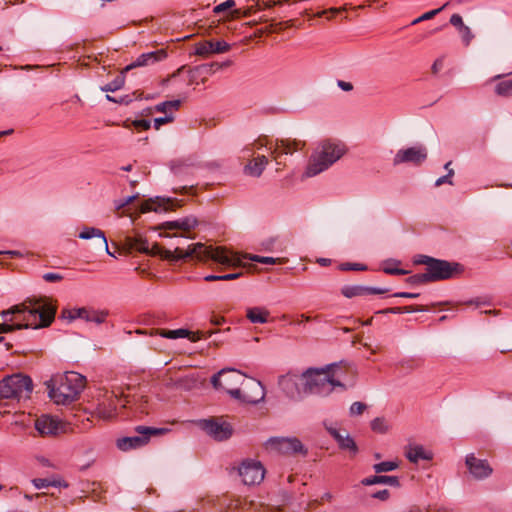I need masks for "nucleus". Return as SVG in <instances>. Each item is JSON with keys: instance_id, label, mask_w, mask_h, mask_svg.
<instances>
[{"instance_id": "obj_16", "label": "nucleus", "mask_w": 512, "mask_h": 512, "mask_svg": "<svg viewBox=\"0 0 512 512\" xmlns=\"http://www.w3.org/2000/svg\"><path fill=\"white\" fill-rule=\"evenodd\" d=\"M299 381L302 382L301 375L298 376L296 374L288 373L279 378L278 384L286 397L293 401H299L306 395V393L303 392V386L300 387Z\"/></svg>"}, {"instance_id": "obj_46", "label": "nucleus", "mask_w": 512, "mask_h": 512, "mask_svg": "<svg viewBox=\"0 0 512 512\" xmlns=\"http://www.w3.org/2000/svg\"><path fill=\"white\" fill-rule=\"evenodd\" d=\"M340 269L343 271H365L367 266L360 263H342Z\"/></svg>"}, {"instance_id": "obj_45", "label": "nucleus", "mask_w": 512, "mask_h": 512, "mask_svg": "<svg viewBox=\"0 0 512 512\" xmlns=\"http://www.w3.org/2000/svg\"><path fill=\"white\" fill-rule=\"evenodd\" d=\"M459 33L461 34L462 42L465 46L470 45L472 39L474 38L473 33L471 32V29L468 26H463Z\"/></svg>"}, {"instance_id": "obj_26", "label": "nucleus", "mask_w": 512, "mask_h": 512, "mask_svg": "<svg viewBox=\"0 0 512 512\" xmlns=\"http://www.w3.org/2000/svg\"><path fill=\"white\" fill-rule=\"evenodd\" d=\"M268 164V158L264 155L257 156L248 165L245 166V172L253 177H259Z\"/></svg>"}, {"instance_id": "obj_22", "label": "nucleus", "mask_w": 512, "mask_h": 512, "mask_svg": "<svg viewBox=\"0 0 512 512\" xmlns=\"http://www.w3.org/2000/svg\"><path fill=\"white\" fill-rule=\"evenodd\" d=\"M31 423V411L16 412L14 414V420L11 423V430L13 434H20L22 431L27 429Z\"/></svg>"}, {"instance_id": "obj_32", "label": "nucleus", "mask_w": 512, "mask_h": 512, "mask_svg": "<svg viewBox=\"0 0 512 512\" xmlns=\"http://www.w3.org/2000/svg\"><path fill=\"white\" fill-rule=\"evenodd\" d=\"M426 309L423 306H403V307H391L377 311L378 314H404L412 312H423Z\"/></svg>"}, {"instance_id": "obj_20", "label": "nucleus", "mask_w": 512, "mask_h": 512, "mask_svg": "<svg viewBox=\"0 0 512 512\" xmlns=\"http://www.w3.org/2000/svg\"><path fill=\"white\" fill-rule=\"evenodd\" d=\"M390 291L389 288H377L363 285H345L341 288V293L346 298H353L356 296H367L372 294H385Z\"/></svg>"}, {"instance_id": "obj_61", "label": "nucleus", "mask_w": 512, "mask_h": 512, "mask_svg": "<svg viewBox=\"0 0 512 512\" xmlns=\"http://www.w3.org/2000/svg\"><path fill=\"white\" fill-rule=\"evenodd\" d=\"M337 85L343 91H351L353 89V85L350 82H346L343 80H338Z\"/></svg>"}, {"instance_id": "obj_60", "label": "nucleus", "mask_w": 512, "mask_h": 512, "mask_svg": "<svg viewBox=\"0 0 512 512\" xmlns=\"http://www.w3.org/2000/svg\"><path fill=\"white\" fill-rule=\"evenodd\" d=\"M443 67V59L442 58H438L434 61L433 65H432V72L434 74L438 73Z\"/></svg>"}, {"instance_id": "obj_28", "label": "nucleus", "mask_w": 512, "mask_h": 512, "mask_svg": "<svg viewBox=\"0 0 512 512\" xmlns=\"http://www.w3.org/2000/svg\"><path fill=\"white\" fill-rule=\"evenodd\" d=\"M333 438L337 442L340 449L348 450L353 455L358 452V447L354 439L349 434L343 435L341 432L333 433Z\"/></svg>"}, {"instance_id": "obj_15", "label": "nucleus", "mask_w": 512, "mask_h": 512, "mask_svg": "<svg viewBox=\"0 0 512 512\" xmlns=\"http://www.w3.org/2000/svg\"><path fill=\"white\" fill-rule=\"evenodd\" d=\"M238 472L245 485L260 484L265 475V469L262 464L254 460L243 461Z\"/></svg>"}, {"instance_id": "obj_56", "label": "nucleus", "mask_w": 512, "mask_h": 512, "mask_svg": "<svg viewBox=\"0 0 512 512\" xmlns=\"http://www.w3.org/2000/svg\"><path fill=\"white\" fill-rule=\"evenodd\" d=\"M42 278L46 282H59L63 279V276L58 273L48 272L43 274Z\"/></svg>"}, {"instance_id": "obj_3", "label": "nucleus", "mask_w": 512, "mask_h": 512, "mask_svg": "<svg viewBox=\"0 0 512 512\" xmlns=\"http://www.w3.org/2000/svg\"><path fill=\"white\" fill-rule=\"evenodd\" d=\"M336 364H329L322 368H308L301 374L303 392L306 395L314 394L328 396L336 389L346 390L336 371L333 369Z\"/></svg>"}, {"instance_id": "obj_37", "label": "nucleus", "mask_w": 512, "mask_h": 512, "mask_svg": "<svg viewBox=\"0 0 512 512\" xmlns=\"http://www.w3.org/2000/svg\"><path fill=\"white\" fill-rule=\"evenodd\" d=\"M495 92L499 96H512V79L499 82L495 86Z\"/></svg>"}, {"instance_id": "obj_54", "label": "nucleus", "mask_w": 512, "mask_h": 512, "mask_svg": "<svg viewBox=\"0 0 512 512\" xmlns=\"http://www.w3.org/2000/svg\"><path fill=\"white\" fill-rule=\"evenodd\" d=\"M366 409V405L362 402H354L350 407L351 415H360Z\"/></svg>"}, {"instance_id": "obj_55", "label": "nucleus", "mask_w": 512, "mask_h": 512, "mask_svg": "<svg viewBox=\"0 0 512 512\" xmlns=\"http://www.w3.org/2000/svg\"><path fill=\"white\" fill-rule=\"evenodd\" d=\"M450 24L453 25L454 27H456L458 29V31L463 26H465V24L463 23V19H462L461 15H459V14H453L450 17Z\"/></svg>"}, {"instance_id": "obj_33", "label": "nucleus", "mask_w": 512, "mask_h": 512, "mask_svg": "<svg viewBox=\"0 0 512 512\" xmlns=\"http://www.w3.org/2000/svg\"><path fill=\"white\" fill-rule=\"evenodd\" d=\"M181 105V100H170L164 101L157 105H155L154 110L157 112L164 113L165 115L172 114V111H176L179 109Z\"/></svg>"}, {"instance_id": "obj_24", "label": "nucleus", "mask_w": 512, "mask_h": 512, "mask_svg": "<svg viewBox=\"0 0 512 512\" xmlns=\"http://www.w3.org/2000/svg\"><path fill=\"white\" fill-rule=\"evenodd\" d=\"M292 145H296V142H291L285 139H276L275 144H270L268 149L275 159L282 155L291 154L293 152Z\"/></svg>"}, {"instance_id": "obj_59", "label": "nucleus", "mask_w": 512, "mask_h": 512, "mask_svg": "<svg viewBox=\"0 0 512 512\" xmlns=\"http://www.w3.org/2000/svg\"><path fill=\"white\" fill-rule=\"evenodd\" d=\"M242 276V273L241 272H237V273H229V274H223L221 275L222 277V281H230V280H235V279H238Z\"/></svg>"}, {"instance_id": "obj_30", "label": "nucleus", "mask_w": 512, "mask_h": 512, "mask_svg": "<svg viewBox=\"0 0 512 512\" xmlns=\"http://www.w3.org/2000/svg\"><path fill=\"white\" fill-rule=\"evenodd\" d=\"M170 203L169 199H164L160 197H156L155 199H150L142 204L141 211L143 213L149 211L161 212L166 211L168 209V205Z\"/></svg>"}, {"instance_id": "obj_34", "label": "nucleus", "mask_w": 512, "mask_h": 512, "mask_svg": "<svg viewBox=\"0 0 512 512\" xmlns=\"http://www.w3.org/2000/svg\"><path fill=\"white\" fill-rule=\"evenodd\" d=\"M399 265H400V261H398V260H393V259L387 260L384 262L383 271H384V273L389 274V275H406V274H408V271L405 269L399 268L398 267Z\"/></svg>"}, {"instance_id": "obj_14", "label": "nucleus", "mask_w": 512, "mask_h": 512, "mask_svg": "<svg viewBox=\"0 0 512 512\" xmlns=\"http://www.w3.org/2000/svg\"><path fill=\"white\" fill-rule=\"evenodd\" d=\"M428 152L425 146L416 145L404 149H400L393 158V164L399 165L403 163L419 166L426 161Z\"/></svg>"}, {"instance_id": "obj_19", "label": "nucleus", "mask_w": 512, "mask_h": 512, "mask_svg": "<svg viewBox=\"0 0 512 512\" xmlns=\"http://www.w3.org/2000/svg\"><path fill=\"white\" fill-rule=\"evenodd\" d=\"M230 50V44L224 40L212 41L207 40L199 42L195 45V54L199 56H207L213 53H225Z\"/></svg>"}, {"instance_id": "obj_39", "label": "nucleus", "mask_w": 512, "mask_h": 512, "mask_svg": "<svg viewBox=\"0 0 512 512\" xmlns=\"http://www.w3.org/2000/svg\"><path fill=\"white\" fill-rule=\"evenodd\" d=\"M398 463L395 461H383L373 465V469L376 473H383L393 471L398 468Z\"/></svg>"}, {"instance_id": "obj_10", "label": "nucleus", "mask_w": 512, "mask_h": 512, "mask_svg": "<svg viewBox=\"0 0 512 512\" xmlns=\"http://www.w3.org/2000/svg\"><path fill=\"white\" fill-rule=\"evenodd\" d=\"M32 300L27 299L25 302L15 305L8 310L0 312V315L9 326L13 327V331L16 329L28 328L30 316L32 315Z\"/></svg>"}, {"instance_id": "obj_51", "label": "nucleus", "mask_w": 512, "mask_h": 512, "mask_svg": "<svg viewBox=\"0 0 512 512\" xmlns=\"http://www.w3.org/2000/svg\"><path fill=\"white\" fill-rule=\"evenodd\" d=\"M75 312V308H64L61 311L60 318L63 320H67L68 322H72L77 319Z\"/></svg>"}, {"instance_id": "obj_1", "label": "nucleus", "mask_w": 512, "mask_h": 512, "mask_svg": "<svg viewBox=\"0 0 512 512\" xmlns=\"http://www.w3.org/2000/svg\"><path fill=\"white\" fill-rule=\"evenodd\" d=\"M138 250L151 256H159L170 262L195 259L198 261L212 260L224 266H239L241 264L240 258L236 254L229 253L225 248L206 246L202 243L192 244L186 250L176 247L172 251L158 244L150 245L147 241H143L139 244Z\"/></svg>"}, {"instance_id": "obj_18", "label": "nucleus", "mask_w": 512, "mask_h": 512, "mask_svg": "<svg viewBox=\"0 0 512 512\" xmlns=\"http://www.w3.org/2000/svg\"><path fill=\"white\" fill-rule=\"evenodd\" d=\"M129 401L125 398H119L117 395H111L109 398L98 403L96 411L99 417L108 420L112 419L116 415V411L119 405L125 407Z\"/></svg>"}, {"instance_id": "obj_42", "label": "nucleus", "mask_w": 512, "mask_h": 512, "mask_svg": "<svg viewBox=\"0 0 512 512\" xmlns=\"http://www.w3.org/2000/svg\"><path fill=\"white\" fill-rule=\"evenodd\" d=\"M248 259L251 261L266 264V265H274L280 261L279 258L265 257V256H259V255H249Z\"/></svg>"}, {"instance_id": "obj_4", "label": "nucleus", "mask_w": 512, "mask_h": 512, "mask_svg": "<svg viewBox=\"0 0 512 512\" xmlns=\"http://www.w3.org/2000/svg\"><path fill=\"white\" fill-rule=\"evenodd\" d=\"M49 398L57 405H69L76 401L85 388L86 378L74 371H68L46 383Z\"/></svg>"}, {"instance_id": "obj_58", "label": "nucleus", "mask_w": 512, "mask_h": 512, "mask_svg": "<svg viewBox=\"0 0 512 512\" xmlns=\"http://www.w3.org/2000/svg\"><path fill=\"white\" fill-rule=\"evenodd\" d=\"M419 293H411V292H396L392 296L393 297H401V298H409L415 299L419 297Z\"/></svg>"}, {"instance_id": "obj_9", "label": "nucleus", "mask_w": 512, "mask_h": 512, "mask_svg": "<svg viewBox=\"0 0 512 512\" xmlns=\"http://www.w3.org/2000/svg\"><path fill=\"white\" fill-rule=\"evenodd\" d=\"M56 302L48 297L34 296V330L49 327L55 320Z\"/></svg>"}, {"instance_id": "obj_43", "label": "nucleus", "mask_w": 512, "mask_h": 512, "mask_svg": "<svg viewBox=\"0 0 512 512\" xmlns=\"http://www.w3.org/2000/svg\"><path fill=\"white\" fill-rule=\"evenodd\" d=\"M447 4L443 5L442 7L438 8V9H434V10H431V11H428L424 14H422L420 17L416 18L415 20L412 21V24L415 25V24H418L422 21H426V20H430L432 19L434 16H436L443 8H445Z\"/></svg>"}, {"instance_id": "obj_50", "label": "nucleus", "mask_w": 512, "mask_h": 512, "mask_svg": "<svg viewBox=\"0 0 512 512\" xmlns=\"http://www.w3.org/2000/svg\"><path fill=\"white\" fill-rule=\"evenodd\" d=\"M136 197H137V195H131V196H127L123 199L115 200L114 201L115 209L120 210V209L124 208L125 206L130 204Z\"/></svg>"}, {"instance_id": "obj_31", "label": "nucleus", "mask_w": 512, "mask_h": 512, "mask_svg": "<svg viewBox=\"0 0 512 512\" xmlns=\"http://www.w3.org/2000/svg\"><path fill=\"white\" fill-rule=\"evenodd\" d=\"M78 237L84 240H89L94 237L100 238L103 242L104 247L107 248V238L105 236V233L99 228L84 227L83 230L79 233Z\"/></svg>"}, {"instance_id": "obj_38", "label": "nucleus", "mask_w": 512, "mask_h": 512, "mask_svg": "<svg viewBox=\"0 0 512 512\" xmlns=\"http://www.w3.org/2000/svg\"><path fill=\"white\" fill-rule=\"evenodd\" d=\"M124 82V76L118 75L111 82L102 87V90L105 92H115L123 87Z\"/></svg>"}, {"instance_id": "obj_48", "label": "nucleus", "mask_w": 512, "mask_h": 512, "mask_svg": "<svg viewBox=\"0 0 512 512\" xmlns=\"http://www.w3.org/2000/svg\"><path fill=\"white\" fill-rule=\"evenodd\" d=\"M235 5H236V3L234 0H226L223 3L215 6L213 11H214V13L219 14L223 11L233 8Z\"/></svg>"}, {"instance_id": "obj_27", "label": "nucleus", "mask_w": 512, "mask_h": 512, "mask_svg": "<svg viewBox=\"0 0 512 512\" xmlns=\"http://www.w3.org/2000/svg\"><path fill=\"white\" fill-rule=\"evenodd\" d=\"M269 311L262 307H252L246 310L247 319L254 324L267 323Z\"/></svg>"}, {"instance_id": "obj_64", "label": "nucleus", "mask_w": 512, "mask_h": 512, "mask_svg": "<svg viewBox=\"0 0 512 512\" xmlns=\"http://www.w3.org/2000/svg\"><path fill=\"white\" fill-rule=\"evenodd\" d=\"M204 280L207 282L222 281V277H221V275L209 274L204 277Z\"/></svg>"}, {"instance_id": "obj_44", "label": "nucleus", "mask_w": 512, "mask_h": 512, "mask_svg": "<svg viewBox=\"0 0 512 512\" xmlns=\"http://www.w3.org/2000/svg\"><path fill=\"white\" fill-rule=\"evenodd\" d=\"M371 429L378 433H384L387 431V425L384 418L377 417L371 422Z\"/></svg>"}, {"instance_id": "obj_25", "label": "nucleus", "mask_w": 512, "mask_h": 512, "mask_svg": "<svg viewBox=\"0 0 512 512\" xmlns=\"http://www.w3.org/2000/svg\"><path fill=\"white\" fill-rule=\"evenodd\" d=\"M361 483L364 486H371L375 484H386L392 487H399L400 481L397 476L374 475L364 478Z\"/></svg>"}, {"instance_id": "obj_36", "label": "nucleus", "mask_w": 512, "mask_h": 512, "mask_svg": "<svg viewBox=\"0 0 512 512\" xmlns=\"http://www.w3.org/2000/svg\"><path fill=\"white\" fill-rule=\"evenodd\" d=\"M157 334L164 338L169 339H178V338H186L189 336L190 331L184 328L176 329V330H156Z\"/></svg>"}, {"instance_id": "obj_13", "label": "nucleus", "mask_w": 512, "mask_h": 512, "mask_svg": "<svg viewBox=\"0 0 512 512\" xmlns=\"http://www.w3.org/2000/svg\"><path fill=\"white\" fill-rule=\"evenodd\" d=\"M198 427L217 441H224L232 436V426L216 418L201 419L197 422Z\"/></svg>"}, {"instance_id": "obj_8", "label": "nucleus", "mask_w": 512, "mask_h": 512, "mask_svg": "<svg viewBox=\"0 0 512 512\" xmlns=\"http://www.w3.org/2000/svg\"><path fill=\"white\" fill-rule=\"evenodd\" d=\"M135 431L139 435L117 439L116 446L119 450L126 452L132 449L141 448L149 442L151 436L161 435L165 432V429L139 425L135 428Z\"/></svg>"}, {"instance_id": "obj_57", "label": "nucleus", "mask_w": 512, "mask_h": 512, "mask_svg": "<svg viewBox=\"0 0 512 512\" xmlns=\"http://www.w3.org/2000/svg\"><path fill=\"white\" fill-rule=\"evenodd\" d=\"M371 497L381 501H386L390 497V492L387 489H383L371 494Z\"/></svg>"}, {"instance_id": "obj_52", "label": "nucleus", "mask_w": 512, "mask_h": 512, "mask_svg": "<svg viewBox=\"0 0 512 512\" xmlns=\"http://www.w3.org/2000/svg\"><path fill=\"white\" fill-rule=\"evenodd\" d=\"M453 175H454V170H450V172H448L446 175L441 176L436 180L435 186L439 187L445 183L452 185L453 184V182H452Z\"/></svg>"}, {"instance_id": "obj_47", "label": "nucleus", "mask_w": 512, "mask_h": 512, "mask_svg": "<svg viewBox=\"0 0 512 512\" xmlns=\"http://www.w3.org/2000/svg\"><path fill=\"white\" fill-rule=\"evenodd\" d=\"M92 310H93V308L78 307V308H75L74 313L76 314L77 319H83L86 322H88L90 319V314H91Z\"/></svg>"}, {"instance_id": "obj_11", "label": "nucleus", "mask_w": 512, "mask_h": 512, "mask_svg": "<svg viewBox=\"0 0 512 512\" xmlns=\"http://www.w3.org/2000/svg\"><path fill=\"white\" fill-rule=\"evenodd\" d=\"M34 429L41 436L56 437L67 433L68 424L57 416L42 414L34 421Z\"/></svg>"}, {"instance_id": "obj_29", "label": "nucleus", "mask_w": 512, "mask_h": 512, "mask_svg": "<svg viewBox=\"0 0 512 512\" xmlns=\"http://www.w3.org/2000/svg\"><path fill=\"white\" fill-rule=\"evenodd\" d=\"M198 224L197 219L194 216L184 217L175 221L166 222L165 226L168 229H180L184 231H190Z\"/></svg>"}, {"instance_id": "obj_49", "label": "nucleus", "mask_w": 512, "mask_h": 512, "mask_svg": "<svg viewBox=\"0 0 512 512\" xmlns=\"http://www.w3.org/2000/svg\"><path fill=\"white\" fill-rule=\"evenodd\" d=\"M174 120L173 114L165 115L164 117H158L154 119V128L158 130L162 125L171 123Z\"/></svg>"}, {"instance_id": "obj_17", "label": "nucleus", "mask_w": 512, "mask_h": 512, "mask_svg": "<svg viewBox=\"0 0 512 512\" xmlns=\"http://www.w3.org/2000/svg\"><path fill=\"white\" fill-rule=\"evenodd\" d=\"M465 463L470 474L478 480L489 477L493 472L487 460L476 458L474 454L467 455Z\"/></svg>"}, {"instance_id": "obj_62", "label": "nucleus", "mask_w": 512, "mask_h": 512, "mask_svg": "<svg viewBox=\"0 0 512 512\" xmlns=\"http://www.w3.org/2000/svg\"><path fill=\"white\" fill-rule=\"evenodd\" d=\"M13 331V327L9 326V323H7L5 320L3 323H0V334L3 333H9Z\"/></svg>"}, {"instance_id": "obj_63", "label": "nucleus", "mask_w": 512, "mask_h": 512, "mask_svg": "<svg viewBox=\"0 0 512 512\" xmlns=\"http://www.w3.org/2000/svg\"><path fill=\"white\" fill-rule=\"evenodd\" d=\"M324 427L328 431V433L333 437V433H340L341 431L334 427L332 424H329L327 421H324Z\"/></svg>"}, {"instance_id": "obj_5", "label": "nucleus", "mask_w": 512, "mask_h": 512, "mask_svg": "<svg viewBox=\"0 0 512 512\" xmlns=\"http://www.w3.org/2000/svg\"><path fill=\"white\" fill-rule=\"evenodd\" d=\"M346 153V147L340 141H322L310 157L305 174L308 177L316 176L337 162Z\"/></svg>"}, {"instance_id": "obj_53", "label": "nucleus", "mask_w": 512, "mask_h": 512, "mask_svg": "<svg viewBox=\"0 0 512 512\" xmlns=\"http://www.w3.org/2000/svg\"><path fill=\"white\" fill-rule=\"evenodd\" d=\"M132 124L138 130H148L151 127V121L147 119H137Z\"/></svg>"}, {"instance_id": "obj_6", "label": "nucleus", "mask_w": 512, "mask_h": 512, "mask_svg": "<svg viewBox=\"0 0 512 512\" xmlns=\"http://www.w3.org/2000/svg\"><path fill=\"white\" fill-rule=\"evenodd\" d=\"M414 264L426 266V274L430 282L450 279L462 270L459 263L436 259L424 254L416 255Z\"/></svg>"}, {"instance_id": "obj_41", "label": "nucleus", "mask_w": 512, "mask_h": 512, "mask_svg": "<svg viewBox=\"0 0 512 512\" xmlns=\"http://www.w3.org/2000/svg\"><path fill=\"white\" fill-rule=\"evenodd\" d=\"M406 282L411 285H421L430 282L425 273L414 274L406 279Z\"/></svg>"}, {"instance_id": "obj_35", "label": "nucleus", "mask_w": 512, "mask_h": 512, "mask_svg": "<svg viewBox=\"0 0 512 512\" xmlns=\"http://www.w3.org/2000/svg\"><path fill=\"white\" fill-rule=\"evenodd\" d=\"M67 487L66 483H62L60 480L48 479V478H34V488L43 489L48 487Z\"/></svg>"}, {"instance_id": "obj_21", "label": "nucleus", "mask_w": 512, "mask_h": 512, "mask_svg": "<svg viewBox=\"0 0 512 512\" xmlns=\"http://www.w3.org/2000/svg\"><path fill=\"white\" fill-rule=\"evenodd\" d=\"M166 57L167 53L164 49L143 53L139 55L134 62L126 66L125 71H128L135 67H142L155 64L159 61L164 60Z\"/></svg>"}, {"instance_id": "obj_2", "label": "nucleus", "mask_w": 512, "mask_h": 512, "mask_svg": "<svg viewBox=\"0 0 512 512\" xmlns=\"http://www.w3.org/2000/svg\"><path fill=\"white\" fill-rule=\"evenodd\" d=\"M244 381V375L235 369H222L211 378V384L217 390L227 392L232 398L248 404H257L265 397V390L259 381H251L249 389L256 391L255 396H248L246 390L239 385Z\"/></svg>"}, {"instance_id": "obj_40", "label": "nucleus", "mask_w": 512, "mask_h": 512, "mask_svg": "<svg viewBox=\"0 0 512 512\" xmlns=\"http://www.w3.org/2000/svg\"><path fill=\"white\" fill-rule=\"evenodd\" d=\"M108 316V311L106 310H95L93 309L90 314V319L88 322H94L96 324H102L106 321Z\"/></svg>"}, {"instance_id": "obj_12", "label": "nucleus", "mask_w": 512, "mask_h": 512, "mask_svg": "<svg viewBox=\"0 0 512 512\" xmlns=\"http://www.w3.org/2000/svg\"><path fill=\"white\" fill-rule=\"evenodd\" d=\"M265 445L267 449L283 454H307V449L296 437H271Z\"/></svg>"}, {"instance_id": "obj_7", "label": "nucleus", "mask_w": 512, "mask_h": 512, "mask_svg": "<svg viewBox=\"0 0 512 512\" xmlns=\"http://www.w3.org/2000/svg\"><path fill=\"white\" fill-rule=\"evenodd\" d=\"M31 393L32 379L28 375L16 373L0 381V399H23L29 403Z\"/></svg>"}, {"instance_id": "obj_23", "label": "nucleus", "mask_w": 512, "mask_h": 512, "mask_svg": "<svg viewBox=\"0 0 512 512\" xmlns=\"http://www.w3.org/2000/svg\"><path fill=\"white\" fill-rule=\"evenodd\" d=\"M405 456L412 463H418L420 460H431L432 454L426 451L421 445H409Z\"/></svg>"}]
</instances>
